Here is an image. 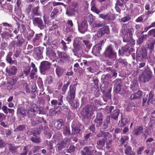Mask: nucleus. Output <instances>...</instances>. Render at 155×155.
<instances>
[{
  "label": "nucleus",
  "instance_id": "1",
  "mask_svg": "<svg viewBox=\"0 0 155 155\" xmlns=\"http://www.w3.org/2000/svg\"><path fill=\"white\" fill-rule=\"evenodd\" d=\"M77 84V83H76L75 84L70 85L66 97V101L71 107L74 109L77 108L78 106V107L77 101H76V104L74 102L76 96Z\"/></svg>",
  "mask_w": 155,
  "mask_h": 155
},
{
  "label": "nucleus",
  "instance_id": "2",
  "mask_svg": "<svg viewBox=\"0 0 155 155\" xmlns=\"http://www.w3.org/2000/svg\"><path fill=\"white\" fill-rule=\"evenodd\" d=\"M129 29L127 28V24H123L122 26V28L120 30V32L122 35L123 36V41L127 42L128 43H131L132 45L135 44L134 41L132 38L133 35L131 32L129 33V35H128V31H129Z\"/></svg>",
  "mask_w": 155,
  "mask_h": 155
},
{
  "label": "nucleus",
  "instance_id": "3",
  "mask_svg": "<svg viewBox=\"0 0 155 155\" xmlns=\"http://www.w3.org/2000/svg\"><path fill=\"white\" fill-rule=\"evenodd\" d=\"M104 55L105 57L108 58L113 61H115L117 57V53L113 49V46L111 44L109 45L106 48Z\"/></svg>",
  "mask_w": 155,
  "mask_h": 155
},
{
  "label": "nucleus",
  "instance_id": "4",
  "mask_svg": "<svg viewBox=\"0 0 155 155\" xmlns=\"http://www.w3.org/2000/svg\"><path fill=\"white\" fill-rule=\"evenodd\" d=\"M93 107L92 105H87L84 107L81 114L84 119L88 118L93 114Z\"/></svg>",
  "mask_w": 155,
  "mask_h": 155
},
{
  "label": "nucleus",
  "instance_id": "5",
  "mask_svg": "<svg viewBox=\"0 0 155 155\" xmlns=\"http://www.w3.org/2000/svg\"><path fill=\"white\" fill-rule=\"evenodd\" d=\"M152 72L148 69L145 70L139 77L140 81L144 83L148 81L152 77Z\"/></svg>",
  "mask_w": 155,
  "mask_h": 155
},
{
  "label": "nucleus",
  "instance_id": "6",
  "mask_svg": "<svg viewBox=\"0 0 155 155\" xmlns=\"http://www.w3.org/2000/svg\"><path fill=\"white\" fill-rule=\"evenodd\" d=\"M32 17L33 24L34 26H37L41 30H43L44 28L45 25L41 18L33 16Z\"/></svg>",
  "mask_w": 155,
  "mask_h": 155
},
{
  "label": "nucleus",
  "instance_id": "7",
  "mask_svg": "<svg viewBox=\"0 0 155 155\" xmlns=\"http://www.w3.org/2000/svg\"><path fill=\"white\" fill-rule=\"evenodd\" d=\"M82 127H84V126L82 125L81 124L78 123L75 125L73 123L71 125L72 129L71 134L76 135L77 136L80 135L82 133V131L81 130V128Z\"/></svg>",
  "mask_w": 155,
  "mask_h": 155
},
{
  "label": "nucleus",
  "instance_id": "8",
  "mask_svg": "<svg viewBox=\"0 0 155 155\" xmlns=\"http://www.w3.org/2000/svg\"><path fill=\"white\" fill-rule=\"evenodd\" d=\"M110 32L109 26L107 25L104 26L98 30L95 35V36H96L98 38H101L105 34H109Z\"/></svg>",
  "mask_w": 155,
  "mask_h": 155
},
{
  "label": "nucleus",
  "instance_id": "9",
  "mask_svg": "<svg viewBox=\"0 0 155 155\" xmlns=\"http://www.w3.org/2000/svg\"><path fill=\"white\" fill-rule=\"evenodd\" d=\"M58 55V63H64L67 61L70 58L69 56L65 53H63L61 51H57Z\"/></svg>",
  "mask_w": 155,
  "mask_h": 155
},
{
  "label": "nucleus",
  "instance_id": "10",
  "mask_svg": "<svg viewBox=\"0 0 155 155\" xmlns=\"http://www.w3.org/2000/svg\"><path fill=\"white\" fill-rule=\"evenodd\" d=\"M88 24L87 21L85 19L82 20L79 24H78V30L81 33H84L87 30Z\"/></svg>",
  "mask_w": 155,
  "mask_h": 155
},
{
  "label": "nucleus",
  "instance_id": "11",
  "mask_svg": "<svg viewBox=\"0 0 155 155\" xmlns=\"http://www.w3.org/2000/svg\"><path fill=\"white\" fill-rule=\"evenodd\" d=\"M31 124L33 126H35L43 122L45 124L47 123V121L45 120L43 117H40L38 116H34L32 117L31 119Z\"/></svg>",
  "mask_w": 155,
  "mask_h": 155
},
{
  "label": "nucleus",
  "instance_id": "12",
  "mask_svg": "<svg viewBox=\"0 0 155 155\" xmlns=\"http://www.w3.org/2000/svg\"><path fill=\"white\" fill-rule=\"evenodd\" d=\"M51 64L48 61H43L41 63L40 69L41 72H45L49 70L51 68Z\"/></svg>",
  "mask_w": 155,
  "mask_h": 155
},
{
  "label": "nucleus",
  "instance_id": "13",
  "mask_svg": "<svg viewBox=\"0 0 155 155\" xmlns=\"http://www.w3.org/2000/svg\"><path fill=\"white\" fill-rule=\"evenodd\" d=\"M43 36V34L41 33L36 34L34 38L31 41L32 44L34 46L39 45V42L41 40Z\"/></svg>",
  "mask_w": 155,
  "mask_h": 155
},
{
  "label": "nucleus",
  "instance_id": "14",
  "mask_svg": "<svg viewBox=\"0 0 155 155\" xmlns=\"http://www.w3.org/2000/svg\"><path fill=\"white\" fill-rule=\"evenodd\" d=\"M63 96L61 95L58 98V100L53 99L51 101V104L52 106H56L58 105V107L64 104V102L63 100Z\"/></svg>",
  "mask_w": 155,
  "mask_h": 155
},
{
  "label": "nucleus",
  "instance_id": "15",
  "mask_svg": "<svg viewBox=\"0 0 155 155\" xmlns=\"http://www.w3.org/2000/svg\"><path fill=\"white\" fill-rule=\"evenodd\" d=\"M106 39L101 41L100 42L96 44L93 48L92 51L97 54H100V50H101V46L104 44Z\"/></svg>",
  "mask_w": 155,
  "mask_h": 155
},
{
  "label": "nucleus",
  "instance_id": "16",
  "mask_svg": "<svg viewBox=\"0 0 155 155\" xmlns=\"http://www.w3.org/2000/svg\"><path fill=\"white\" fill-rule=\"evenodd\" d=\"M95 149L94 146L93 145L84 147L83 150L86 152L87 155H94V153H95L97 152Z\"/></svg>",
  "mask_w": 155,
  "mask_h": 155
},
{
  "label": "nucleus",
  "instance_id": "17",
  "mask_svg": "<svg viewBox=\"0 0 155 155\" xmlns=\"http://www.w3.org/2000/svg\"><path fill=\"white\" fill-rule=\"evenodd\" d=\"M115 91L117 92H119L120 91L122 85V82L120 79H116L114 82Z\"/></svg>",
  "mask_w": 155,
  "mask_h": 155
},
{
  "label": "nucleus",
  "instance_id": "18",
  "mask_svg": "<svg viewBox=\"0 0 155 155\" xmlns=\"http://www.w3.org/2000/svg\"><path fill=\"white\" fill-rule=\"evenodd\" d=\"M143 92L139 90L137 92L132 94L130 96V99L131 100H137L140 99L143 95Z\"/></svg>",
  "mask_w": 155,
  "mask_h": 155
},
{
  "label": "nucleus",
  "instance_id": "19",
  "mask_svg": "<svg viewBox=\"0 0 155 155\" xmlns=\"http://www.w3.org/2000/svg\"><path fill=\"white\" fill-rule=\"evenodd\" d=\"M17 69L15 66H11L9 68H7L6 69V72L9 75H14L16 74Z\"/></svg>",
  "mask_w": 155,
  "mask_h": 155
},
{
  "label": "nucleus",
  "instance_id": "20",
  "mask_svg": "<svg viewBox=\"0 0 155 155\" xmlns=\"http://www.w3.org/2000/svg\"><path fill=\"white\" fill-rule=\"evenodd\" d=\"M124 147L125 148L124 150V153L126 155H135L136 153L132 150L131 147L126 145H124Z\"/></svg>",
  "mask_w": 155,
  "mask_h": 155
},
{
  "label": "nucleus",
  "instance_id": "21",
  "mask_svg": "<svg viewBox=\"0 0 155 155\" xmlns=\"http://www.w3.org/2000/svg\"><path fill=\"white\" fill-rule=\"evenodd\" d=\"M15 38L17 39L15 44L16 46L18 47L21 46L25 41V40L22 36H19V35H17Z\"/></svg>",
  "mask_w": 155,
  "mask_h": 155
},
{
  "label": "nucleus",
  "instance_id": "22",
  "mask_svg": "<svg viewBox=\"0 0 155 155\" xmlns=\"http://www.w3.org/2000/svg\"><path fill=\"white\" fill-rule=\"evenodd\" d=\"M11 56L12 53L9 52L6 57V62L10 64H14L16 65L17 64V61L16 60H12Z\"/></svg>",
  "mask_w": 155,
  "mask_h": 155
},
{
  "label": "nucleus",
  "instance_id": "23",
  "mask_svg": "<svg viewBox=\"0 0 155 155\" xmlns=\"http://www.w3.org/2000/svg\"><path fill=\"white\" fill-rule=\"evenodd\" d=\"M31 66L33 69L30 73V77L31 79H34L35 78L34 76L37 72V69L35 67V64L33 62L31 63Z\"/></svg>",
  "mask_w": 155,
  "mask_h": 155
},
{
  "label": "nucleus",
  "instance_id": "24",
  "mask_svg": "<svg viewBox=\"0 0 155 155\" xmlns=\"http://www.w3.org/2000/svg\"><path fill=\"white\" fill-rule=\"evenodd\" d=\"M144 129L142 126H137L136 128L134 129L133 133L134 135L139 136L143 133Z\"/></svg>",
  "mask_w": 155,
  "mask_h": 155
},
{
  "label": "nucleus",
  "instance_id": "25",
  "mask_svg": "<svg viewBox=\"0 0 155 155\" xmlns=\"http://www.w3.org/2000/svg\"><path fill=\"white\" fill-rule=\"evenodd\" d=\"M110 123V117L109 115L107 116L105 120L103 122V126H101V127L102 129H105L108 126L109 124Z\"/></svg>",
  "mask_w": 155,
  "mask_h": 155
},
{
  "label": "nucleus",
  "instance_id": "26",
  "mask_svg": "<svg viewBox=\"0 0 155 155\" xmlns=\"http://www.w3.org/2000/svg\"><path fill=\"white\" fill-rule=\"evenodd\" d=\"M35 33L34 31L33 30L31 29L30 28H29L25 37L27 41H30L31 40L33 37Z\"/></svg>",
  "mask_w": 155,
  "mask_h": 155
},
{
  "label": "nucleus",
  "instance_id": "27",
  "mask_svg": "<svg viewBox=\"0 0 155 155\" xmlns=\"http://www.w3.org/2000/svg\"><path fill=\"white\" fill-rule=\"evenodd\" d=\"M131 88L133 91H137L139 88V85L136 79H133L131 84Z\"/></svg>",
  "mask_w": 155,
  "mask_h": 155
},
{
  "label": "nucleus",
  "instance_id": "28",
  "mask_svg": "<svg viewBox=\"0 0 155 155\" xmlns=\"http://www.w3.org/2000/svg\"><path fill=\"white\" fill-rule=\"evenodd\" d=\"M120 111L118 109H116L110 114V117L115 120H117L118 116L120 114Z\"/></svg>",
  "mask_w": 155,
  "mask_h": 155
},
{
  "label": "nucleus",
  "instance_id": "29",
  "mask_svg": "<svg viewBox=\"0 0 155 155\" xmlns=\"http://www.w3.org/2000/svg\"><path fill=\"white\" fill-rule=\"evenodd\" d=\"M18 148V147L15 146L13 144H8V148L9 150L12 153H17V149Z\"/></svg>",
  "mask_w": 155,
  "mask_h": 155
},
{
  "label": "nucleus",
  "instance_id": "30",
  "mask_svg": "<svg viewBox=\"0 0 155 155\" xmlns=\"http://www.w3.org/2000/svg\"><path fill=\"white\" fill-rule=\"evenodd\" d=\"M39 8L40 7L38 5L32 9V12L34 15L41 16V13L39 10Z\"/></svg>",
  "mask_w": 155,
  "mask_h": 155
},
{
  "label": "nucleus",
  "instance_id": "31",
  "mask_svg": "<svg viewBox=\"0 0 155 155\" xmlns=\"http://www.w3.org/2000/svg\"><path fill=\"white\" fill-rule=\"evenodd\" d=\"M59 12V10L58 7L54 8L51 12V15L50 18L52 19H54L57 16Z\"/></svg>",
  "mask_w": 155,
  "mask_h": 155
},
{
  "label": "nucleus",
  "instance_id": "32",
  "mask_svg": "<svg viewBox=\"0 0 155 155\" xmlns=\"http://www.w3.org/2000/svg\"><path fill=\"white\" fill-rule=\"evenodd\" d=\"M64 123L62 119H60L57 120L54 124V127L58 130L61 129L62 127L64 125Z\"/></svg>",
  "mask_w": 155,
  "mask_h": 155
},
{
  "label": "nucleus",
  "instance_id": "33",
  "mask_svg": "<svg viewBox=\"0 0 155 155\" xmlns=\"http://www.w3.org/2000/svg\"><path fill=\"white\" fill-rule=\"evenodd\" d=\"M77 11L74 8H70L67 10L66 14L68 16H74Z\"/></svg>",
  "mask_w": 155,
  "mask_h": 155
},
{
  "label": "nucleus",
  "instance_id": "34",
  "mask_svg": "<svg viewBox=\"0 0 155 155\" xmlns=\"http://www.w3.org/2000/svg\"><path fill=\"white\" fill-rule=\"evenodd\" d=\"M91 10L97 14H99L101 11L97 8L95 4L92 2V1L91 3Z\"/></svg>",
  "mask_w": 155,
  "mask_h": 155
},
{
  "label": "nucleus",
  "instance_id": "35",
  "mask_svg": "<svg viewBox=\"0 0 155 155\" xmlns=\"http://www.w3.org/2000/svg\"><path fill=\"white\" fill-rule=\"evenodd\" d=\"M127 119V118H123L121 117L120 120L119 121V127H124L128 123Z\"/></svg>",
  "mask_w": 155,
  "mask_h": 155
},
{
  "label": "nucleus",
  "instance_id": "36",
  "mask_svg": "<svg viewBox=\"0 0 155 155\" xmlns=\"http://www.w3.org/2000/svg\"><path fill=\"white\" fill-rule=\"evenodd\" d=\"M29 139L32 142L36 143H41V140L40 137L35 135L31 137Z\"/></svg>",
  "mask_w": 155,
  "mask_h": 155
},
{
  "label": "nucleus",
  "instance_id": "37",
  "mask_svg": "<svg viewBox=\"0 0 155 155\" xmlns=\"http://www.w3.org/2000/svg\"><path fill=\"white\" fill-rule=\"evenodd\" d=\"M154 96V92L153 91H151L149 94V97L147 103L149 104V101L151 104H153V102L155 101V100L153 99V97Z\"/></svg>",
  "mask_w": 155,
  "mask_h": 155
},
{
  "label": "nucleus",
  "instance_id": "38",
  "mask_svg": "<svg viewBox=\"0 0 155 155\" xmlns=\"http://www.w3.org/2000/svg\"><path fill=\"white\" fill-rule=\"evenodd\" d=\"M64 70L60 67L57 66L56 68L55 72L58 77H59L62 75Z\"/></svg>",
  "mask_w": 155,
  "mask_h": 155
},
{
  "label": "nucleus",
  "instance_id": "39",
  "mask_svg": "<svg viewBox=\"0 0 155 155\" xmlns=\"http://www.w3.org/2000/svg\"><path fill=\"white\" fill-rule=\"evenodd\" d=\"M35 51L37 56L40 59L43 58L42 55L43 51L39 47L36 48Z\"/></svg>",
  "mask_w": 155,
  "mask_h": 155
},
{
  "label": "nucleus",
  "instance_id": "40",
  "mask_svg": "<svg viewBox=\"0 0 155 155\" xmlns=\"http://www.w3.org/2000/svg\"><path fill=\"white\" fill-rule=\"evenodd\" d=\"M31 68L29 65H26L25 66L23 69V72L25 74V76H28L30 72Z\"/></svg>",
  "mask_w": 155,
  "mask_h": 155
},
{
  "label": "nucleus",
  "instance_id": "41",
  "mask_svg": "<svg viewBox=\"0 0 155 155\" xmlns=\"http://www.w3.org/2000/svg\"><path fill=\"white\" fill-rule=\"evenodd\" d=\"M65 145V143L64 141H61L59 142L56 145V148L59 150H61L64 148Z\"/></svg>",
  "mask_w": 155,
  "mask_h": 155
},
{
  "label": "nucleus",
  "instance_id": "42",
  "mask_svg": "<svg viewBox=\"0 0 155 155\" xmlns=\"http://www.w3.org/2000/svg\"><path fill=\"white\" fill-rule=\"evenodd\" d=\"M154 43L153 42H150V43L147 44L145 46V48L146 49H147L150 50V52L151 53L154 49Z\"/></svg>",
  "mask_w": 155,
  "mask_h": 155
},
{
  "label": "nucleus",
  "instance_id": "43",
  "mask_svg": "<svg viewBox=\"0 0 155 155\" xmlns=\"http://www.w3.org/2000/svg\"><path fill=\"white\" fill-rule=\"evenodd\" d=\"M70 84V81H68L67 83L64 84L63 85L62 89L61 91L62 94L64 95L66 92V91L68 89V87Z\"/></svg>",
  "mask_w": 155,
  "mask_h": 155
},
{
  "label": "nucleus",
  "instance_id": "44",
  "mask_svg": "<svg viewBox=\"0 0 155 155\" xmlns=\"http://www.w3.org/2000/svg\"><path fill=\"white\" fill-rule=\"evenodd\" d=\"M129 140V137L127 136H124L122 137L119 140L120 143V145L122 146L124 143H125L127 141Z\"/></svg>",
  "mask_w": 155,
  "mask_h": 155
},
{
  "label": "nucleus",
  "instance_id": "45",
  "mask_svg": "<svg viewBox=\"0 0 155 155\" xmlns=\"http://www.w3.org/2000/svg\"><path fill=\"white\" fill-rule=\"evenodd\" d=\"M107 139L106 138H104L100 139L97 142V144L100 146L103 147L104 146L105 143Z\"/></svg>",
  "mask_w": 155,
  "mask_h": 155
},
{
  "label": "nucleus",
  "instance_id": "46",
  "mask_svg": "<svg viewBox=\"0 0 155 155\" xmlns=\"http://www.w3.org/2000/svg\"><path fill=\"white\" fill-rule=\"evenodd\" d=\"M147 35H143L140 37L137 41V42L139 45L141 44L143 42L144 40L146 39L147 37Z\"/></svg>",
  "mask_w": 155,
  "mask_h": 155
},
{
  "label": "nucleus",
  "instance_id": "47",
  "mask_svg": "<svg viewBox=\"0 0 155 155\" xmlns=\"http://www.w3.org/2000/svg\"><path fill=\"white\" fill-rule=\"evenodd\" d=\"M115 18V15L111 12L107 14V21H112Z\"/></svg>",
  "mask_w": 155,
  "mask_h": 155
},
{
  "label": "nucleus",
  "instance_id": "48",
  "mask_svg": "<svg viewBox=\"0 0 155 155\" xmlns=\"http://www.w3.org/2000/svg\"><path fill=\"white\" fill-rule=\"evenodd\" d=\"M131 19V16L129 14L126 15V16L122 18L121 21L123 22H125L130 21Z\"/></svg>",
  "mask_w": 155,
  "mask_h": 155
},
{
  "label": "nucleus",
  "instance_id": "49",
  "mask_svg": "<svg viewBox=\"0 0 155 155\" xmlns=\"http://www.w3.org/2000/svg\"><path fill=\"white\" fill-rule=\"evenodd\" d=\"M52 25L49 29V31H53L58 28V24H55L54 21L52 22Z\"/></svg>",
  "mask_w": 155,
  "mask_h": 155
},
{
  "label": "nucleus",
  "instance_id": "50",
  "mask_svg": "<svg viewBox=\"0 0 155 155\" xmlns=\"http://www.w3.org/2000/svg\"><path fill=\"white\" fill-rule=\"evenodd\" d=\"M18 79V78L17 77L13 76L12 78H10L8 81L14 85L16 83Z\"/></svg>",
  "mask_w": 155,
  "mask_h": 155
},
{
  "label": "nucleus",
  "instance_id": "51",
  "mask_svg": "<svg viewBox=\"0 0 155 155\" xmlns=\"http://www.w3.org/2000/svg\"><path fill=\"white\" fill-rule=\"evenodd\" d=\"M94 124L95 125L96 127L98 128L101 126L103 123V121L95 119L94 121Z\"/></svg>",
  "mask_w": 155,
  "mask_h": 155
},
{
  "label": "nucleus",
  "instance_id": "52",
  "mask_svg": "<svg viewBox=\"0 0 155 155\" xmlns=\"http://www.w3.org/2000/svg\"><path fill=\"white\" fill-rule=\"evenodd\" d=\"M63 134L65 135L70 134V131L69 127L67 126H64V127Z\"/></svg>",
  "mask_w": 155,
  "mask_h": 155
},
{
  "label": "nucleus",
  "instance_id": "53",
  "mask_svg": "<svg viewBox=\"0 0 155 155\" xmlns=\"http://www.w3.org/2000/svg\"><path fill=\"white\" fill-rule=\"evenodd\" d=\"M109 133L108 132H105L103 131H101L97 134V137H103L104 138H106L107 135L109 134Z\"/></svg>",
  "mask_w": 155,
  "mask_h": 155
},
{
  "label": "nucleus",
  "instance_id": "54",
  "mask_svg": "<svg viewBox=\"0 0 155 155\" xmlns=\"http://www.w3.org/2000/svg\"><path fill=\"white\" fill-rule=\"evenodd\" d=\"M83 42L86 46V48L87 49L89 50L90 49L92 45L90 42L84 40H83Z\"/></svg>",
  "mask_w": 155,
  "mask_h": 155
},
{
  "label": "nucleus",
  "instance_id": "55",
  "mask_svg": "<svg viewBox=\"0 0 155 155\" xmlns=\"http://www.w3.org/2000/svg\"><path fill=\"white\" fill-rule=\"evenodd\" d=\"M117 61L119 64H124V65H127V60L125 59H122V58H120Z\"/></svg>",
  "mask_w": 155,
  "mask_h": 155
},
{
  "label": "nucleus",
  "instance_id": "56",
  "mask_svg": "<svg viewBox=\"0 0 155 155\" xmlns=\"http://www.w3.org/2000/svg\"><path fill=\"white\" fill-rule=\"evenodd\" d=\"M26 128V126L25 125H19L16 128L15 130L17 131H22L24 130Z\"/></svg>",
  "mask_w": 155,
  "mask_h": 155
},
{
  "label": "nucleus",
  "instance_id": "57",
  "mask_svg": "<svg viewBox=\"0 0 155 155\" xmlns=\"http://www.w3.org/2000/svg\"><path fill=\"white\" fill-rule=\"evenodd\" d=\"M135 105L133 102H131L127 106V111H130L132 110V107H135Z\"/></svg>",
  "mask_w": 155,
  "mask_h": 155
},
{
  "label": "nucleus",
  "instance_id": "58",
  "mask_svg": "<svg viewBox=\"0 0 155 155\" xmlns=\"http://www.w3.org/2000/svg\"><path fill=\"white\" fill-rule=\"evenodd\" d=\"M103 115L101 113L99 112H97V113L95 119H97V120H100L103 121Z\"/></svg>",
  "mask_w": 155,
  "mask_h": 155
},
{
  "label": "nucleus",
  "instance_id": "59",
  "mask_svg": "<svg viewBox=\"0 0 155 155\" xmlns=\"http://www.w3.org/2000/svg\"><path fill=\"white\" fill-rule=\"evenodd\" d=\"M80 1L79 0H74L72 3V6L74 8H77L78 7Z\"/></svg>",
  "mask_w": 155,
  "mask_h": 155
},
{
  "label": "nucleus",
  "instance_id": "60",
  "mask_svg": "<svg viewBox=\"0 0 155 155\" xmlns=\"http://www.w3.org/2000/svg\"><path fill=\"white\" fill-rule=\"evenodd\" d=\"M140 52L143 57V58L145 59L146 58L147 56V51L146 49H143Z\"/></svg>",
  "mask_w": 155,
  "mask_h": 155
},
{
  "label": "nucleus",
  "instance_id": "61",
  "mask_svg": "<svg viewBox=\"0 0 155 155\" xmlns=\"http://www.w3.org/2000/svg\"><path fill=\"white\" fill-rule=\"evenodd\" d=\"M61 43L63 45L62 49L66 52L68 49V47L66 45V43L63 40H62L61 42Z\"/></svg>",
  "mask_w": 155,
  "mask_h": 155
},
{
  "label": "nucleus",
  "instance_id": "62",
  "mask_svg": "<svg viewBox=\"0 0 155 155\" xmlns=\"http://www.w3.org/2000/svg\"><path fill=\"white\" fill-rule=\"evenodd\" d=\"M124 0H117L115 3V5L121 7L123 6L124 4Z\"/></svg>",
  "mask_w": 155,
  "mask_h": 155
},
{
  "label": "nucleus",
  "instance_id": "63",
  "mask_svg": "<svg viewBox=\"0 0 155 155\" xmlns=\"http://www.w3.org/2000/svg\"><path fill=\"white\" fill-rule=\"evenodd\" d=\"M75 150V147L74 145H71L69 149H67L66 151L68 153H71L74 152Z\"/></svg>",
  "mask_w": 155,
  "mask_h": 155
},
{
  "label": "nucleus",
  "instance_id": "64",
  "mask_svg": "<svg viewBox=\"0 0 155 155\" xmlns=\"http://www.w3.org/2000/svg\"><path fill=\"white\" fill-rule=\"evenodd\" d=\"M91 133H89L84 135V141L87 142L91 140L90 137L91 136Z\"/></svg>",
  "mask_w": 155,
  "mask_h": 155
}]
</instances>
